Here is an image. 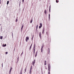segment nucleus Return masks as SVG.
Here are the masks:
<instances>
[{
	"instance_id": "nucleus-5",
	"label": "nucleus",
	"mask_w": 74,
	"mask_h": 74,
	"mask_svg": "<svg viewBox=\"0 0 74 74\" xmlns=\"http://www.w3.org/2000/svg\"><path fill=\"white\" fill-rule=\"evenodd\" d=\"M32 44H32L30 46V47L29 48V50H30V49H31V48H32Z\"/></svg>"
},
{
	"instance_id": "nucleus-30",
	"label": "nucleus",
	"mask_w": 74,
	"mask_h": 74,
	"mask_svg": "<svg viewBox=\"0 0 74 74\" xmlns=\"http://www.w3.org/2000/svg\"><path fill=\"white\" fill-rule=\"evenodd\" d=\"M51 9L49 8V11H50V12H51Z\"/></svg>"
},
{
	"instance_id": "nucleus-45",
	"label": "nucleus",
	"mask_w": 74,
	"mask_h": 74,
	"mask_svg": "<svg viewBox=\"0 0 74 74\" xmlns=\"http://www.w3.org/2000/svg\"><path fill=\"white\" fill-rule=\"evenodd\" d=\"M0 1H1V0H0Z\"/></svg>"
},
{
	"instance_id": "nucleus-35",
	"label": "nucleus",
	"mask_w": 74,
	"mask_h": 74,
	"mask_svg": "<svg viewBox=\"0 0 74 74\" xmlns=\"http://www.w3.org/2000/svg\"><path fill=\"white\" fill-rule=\"evenodd\" d=\"M50 66V64H49L48 66Z\"/></svg>"
},
{
	"instance_id": "nucleus-21",
	"label": "nucleus",
	"mask_w": 74,
	"mask_h": 74,
	"mask_svg": "<svg viewBox=\"0 0 74 74\" xmlns=\"http://www.w3.org/2000/svg\"><path fill=\"white\" fill-rule=\"evenodd\" d=\"M12 68L11 67V68H10V70L11 71V70H12Z\"/></svg>"
},
{
	"instance_id": "nucleus-44",
	"label": "nucleus",
	"mask_w": 74,
	"mask_h": 74,
	"mask_svg": "<svg viewBox=\"0 0 74 74\" xmlns=\"http://www.w3.org/2000/svg\"><path fill=\"white\" fill-rule=\"evenodd\" d=\"M0 25H1V24Z\"/></svg>"
},
{
	"instance_id": "nucleus-32",
	"label": "nucleus",
	"mask_w": 74,
	"mask_h": 74,
	"mask_svg": "<svg viewBox=\"0 0 74 74\" xmlns=\"http://www.w3.org/2000/svg\"><path fill=\"white\" fill-rule=\"evenodd\" d=\"M23 52L22 53H21V55H22V54H23Z\"/></svg>"
},
{
	"instance_id": "nucleus-20",
	"label": "nucleus",
	"mask_w": 74,
	"mask_h": 74,
	"mask_svg": "<svg viewBox=\"0 0 74 74\" xmlns=\"http://www.w3.org/2000/svg\"><path fill=\"white\" fill-rule=\"evenodd\" d=\"M38 29V25L36 26V29Z\"/></svg>"
},
{
	"instance_id": "nucleus-22",
	"label": "nucleus",
	"mask_w": 74,
	"mask_h": 74,
	"mask_svg": "<svg viewBox=\"0 0 74 74\" xmlns=\"http://www.w3.org/2000/svg\"><path fill=\"white\" fill-rule=\"evenodd\" d=\"M18 21V18L16 19V22H17Z\"/></svg>"
},
{
	"instance_id": "nucleus-39",
	"label": "nucleus",
	"mask_w": 74,
	"mask_h": 74,
	"mask_svg": "<svg viewBox=\"0 0 74 74\" xmlns=\"http://www.w3.org/2000/svg\"><path fill=\"white\" fill-rule=\"evenodd\" d=\"M3 64H2V67H3Z\"/></svg>"
},
{
	"instance_id": "nucleus-8",
	"label": "nucleus",
	"mask_w": 74,
	"mask_h": 74,
	"mask_svg": "<svg viewBox=\"0 0 74 74\" xmlns=\"http://www.w3.org/2000/svg\"><path fill=\"white\" fill-rule=\"evenodd\" d=\"M23 25H22L21 28V30H22V29L23 28Z\"/></svg>"
},
{
	"instance_id": "nucleus-42",
	"label": "nucleus",
	"mask_w": 74,
	"mask_h": 74,
	"mask_svg": "<svg viewBox=\"0 0 74 74\" xmlns=\"http://www.w3.org/2000/svg\"><path fill=\"white\" fill-rule=\"evenodd\" d=\"M32 38H33V37L32 38Z\"/></svg>"
},
{
	"instance_id": "nucleus-7",
	"label": "nucleus",
	"mask_w": 74,
	"mask_h": 74,
	"mask_svg": "<svg viewBox=\"0 0 74 74\" xmlns=\"http://www.w3.org/2000/svg\"><path fill=\"white\" fill-rule=\"evenodd\" d=\"M45 65H46V64H47V62L46 61H45Z\"/></svg>"
},
{
	"instance_id": "nucleus-6",
	"label": "nucleus",
	"mask_w": 74,
	"mask_h": 74,
	"mask_svg": "<svg viewBox=\"0 0 74 74\" xmlns=\"http://www.w3.org/2000/svg\"><path fill=\"white\" fill-rule=\"evenodd\" d=\"M50 65L49 66H48L49 70V71H50V70H49V69H50Z\"/></svg>"
},
{
	"instance_id": "nucleus-40",
	"label": "nucleus",
	"mask_w": 74,
	"mask_h": 74,
	"mask_svg": "<svg viewBox=\"0 0 74 74\" xmlns=\"http://www.w3.org/2000/svg\"><path fill=\"white\" fill-rule=\"evenodd\" d=\"M22 1L23 2L24 1V0H23Z\"/></svg>"
},
{
	"instance_id": "nucleus-12",
	"label": "nucleus",
	"mask_w": 74,
	"mask_h": 74,
	"mask_svg": "<svg viewBox=\"0 0 74 74\" xmlns=\"http://www.w3.org/2000/svg\"><path fill=\"white\" fill-rule=\"evenodd\" d=\"M2 38H3V36H1L0 37V39H1V40H2Z\"/></svg>"
},
{
	"instance_id": "nucleus-34",
	"label": "nucleus",
	"mask_w": 74,
	"mask_h": 74,
	"mask_svg": "<svg viewBox=\"0 0 74 74\" xmlns=\"http://www.w3.org/2000/svg\"><path fill=\"white\" fill-rule=\"evenodd\" d=\"M48 74H50V72H48Z\"/></svg>"
},
{
	"instance_id": "nucleus-41",
	"label": "nucleus",
	"mask_w": 74,
	"mask_h": 74,
	"mask_svg": "<svg viewBox=\"0 0 74 74\" xmlns=\"http://www.w3.org/2000/svg\"><path fill=\"white\" fill-rule=\"evenodd\" d=\"M34 37V35H33V37H32L33 38Z\"/></svg>"
},
{
	"instance_id": "nucleus-10",
	"label": "nucleus",
	"mask_w": 74,
	"mask_h": 74,
	"mask_svg": "<svg viewBox=\"0 0 74 74\" xmlns=\"http://www.w3.org/2000/svg\"><path fill=\"white\" fill-rule=\"evenodd\" d=\"M45 14H46L47 13V11L46 10H45Z\"/></svg>"
},
{
	"instance_id": "nucleus-1",
	"label": "nucleus",
	"mask_w": 74,
	"mask_h": 74,
	"mask_svg": "<svg viewBox=\"0 0 74 74\" xmlns=\"http://www.w3.org/2000/svg\"><path fill=\"white\" fill-rule=\"evenodd\" d=\"M40 26L39 27V29H41V27H42V23H40Z\"/></svg>"
},
{
	"instance_id": "nucleus-28",
	"label": "nucleus",
	"mask_w": 74,
	"mask_h": 74,
	"mask_svg": "<svg viewBox=\"0 0 74 74\" xmlns=\"http://www.w3.org/2000/svg\"><path fill=\"white\" fill-rule=\"evenodd\" d=\"M21 74H22V70H21Z\"/></svg>"
},
{
	"instance_id": "nucleus-18",
	"label": "nucleus",
	"mask_w": 74,
	"mask_h": 74,
	"mask_svg": "<svg viewBox=\"0 0 74 74\" xmlns=\"http://www.w3.org/2000/svg\"><path fill=\"white\" fill-rule=\"evenodd\" d=\"M44 32V29H43L42 32V33L43 34Z\"/></svg>"
},
{
	"instance_id": "nucleus-16",
	"label": "nucleus",
	"mask_w": 74,
	"mask_h": 74,
	"mask_svg": "<svg viewBox=\"0 0 74 74\" xmlns=\"http://www.w3.org/2000/svg\"><path fill=\"white\" fill-rule=\"evenodd\" d=\"M26 39H27V40H29V38L27 37H26Z\"/></svg>"
},
{
	"instance_id": "nucleus-29",
	"label": "nucleus",
	"mask_w": 74,
	"mask_h": 74,
	"mask_svg": "<svg viewBox=\"0 0 74 74\" xmlns=\"http://www.w3.org/2000/svg\"><path fill=\"white\" fill-rule=\"evenodd\" d=\"M43 47H44V46H42V48H43Z\"/></svg>"
},
{
	"instance_id": "nucleus-2",
	"label": "nucleus",
	"mask_w": 74,
	"mask_h": 74,
	"mask_svg": "<svg viewBox=\"0 0 74 74\" xmlns=\"http://www.w3.org/2000/svg\"><path fill=\"white\" fill-rule=\"evenodd\" d=\"M36 62V60H34V61L32 62V64H33V65H34V63H35V62Z\"/></svg>"
},
{
	"instance_id": "nucleus-17",
	"label": "nucleus",
	"mask_w": 74,
	"mask_h": 74,
	"mask_svg": "<svg viewBox=\"0 0 74 74\" xmlns=\"http://www.w3.org/2000/svg\"><path fill=\"white\" fill-rule=\"evenodd\" d=\"M43 49H42V48H41V52H42L43 51Z\"/></svg>"
},
{
	"instance_id": "nucleus-3",
	"label": "nucleus",
	"mask_w": 74,
	"mask_h": 74,
	"mask_svg": "<svg viewBox=\"0 0 74 74\" xmlns=\"http://www.w3.org/2000/svg\"><path fill=\"white\" fill-rule=\"evenodd\" d=\"M39 36L40 37V38H41V32L39 33Z\"/></svg>"
},
{
	"instance_id": "nucleus-37",
	"label": "nucleus",
	"mask_w": 74,
	"mask_h": 74,
	"mask_svg": "<svg viewBox=\"0 0 74 74\" xmlns=\"http://www.w3.org/2000/svg\"><path fill=\"white\" fill-rule=\"evenodd\" d=\"M17 59H18V60H19V57H18L17 58Z\"/></svg>"
},
{
	"instance_id": "nucleus-13",
	"label": "nucleus",
	"mask_w": 74,
	"mask_h": 74,
	"mask_svg": "<svg viewBox=\"0 0 74 74\" xmlns=\"http://www.w3.org/2000/svg\"><path fill=\"white\" fill-rule=\"evenodd\" d=\"M32 72V70H30L29 73L30 74H31V73Z\"/></svg>"
},
{
	"instance_id": "nucleus-25",
	"label": "nucleus",
	"mask_w": 74,
	"mask_h": 74,
	"mask_svg": "<svg viewBox=\"0 0 74 74\" xmlns=\"http://www.w3.org/2000/svg\"><path fill=\"white\" fill-rule=\"evenodd\" d=\"M34 47H36V45L35 44L34 45Z\"/></svg>"
},
{
	"instance_id": "nucleus-15",
	"label": "nucleus",
	"mask_w": 74,
	"mask_h": 74,
	"mask_svg": "<svg viewBox=\"0 0 74 74\" xmlns=\"http://www.w3.org/2000/svg\"><path fill=\"white\" fill-rule=\"evenodd\" d=\"M9 3V1H8L7 2V4H8Z\"/></svg>"
},
{
	"instance_id": "nucleus-11",
	"label": "nucleus",
	"mask_w": 74,
	"mask_h": 74,
	"mask_svg": "<svg viewBox=\"0 0 74 74\" xmlns=\"http://www.w3.org/2000/svg\"><path fill=\"white\" fill-rule=\"evenodd\" d=\"M32 66H31L30 70H32Z\"/></svg>"
},
{
	"instance_id": "nucleus-24",
	"label": "nucleus",
	"mask_w": 74,
	"mask_h": 74,
	"mask_svg": "<svg viewBox=\"0 0 74 74\" xmlns=\"http://www.w3.org/2000/svg\"><path fill=\"white\" fill-rule=\"evenodd\" d=\"M11 71L10 70V71H9V73L10 74V73H11Z\"/></svg>"
},
{
	"instance_id": "nucleus-9",
	"label": "nucleus",
	"mask_w": 74,
	"mask_h": 74,
	"mask_svg": "<svg viewBox=\"0 0 74 74\" xmlns=\"http://www.w3.org/2000/svg\"><path fill=\"white\" fill-rule=\"evenodd\" d=\"M6 44H5V45H3V47H6Z\"/></svg>"
},
{
	"instance_id": "nucleus-23",
	"label": "nucleus",
	"mask_w": 74,
	"mask_h": 74,
	"mask_svg": "<svg viewBox=\"0 0 74 74\" xmlns=\"http://www.w3.org/2000/svg\"><path fill=\"white\" fill-rule=\"evenodd\" d=\"M37 53H38V52H37V51H36V54L37 55Z\"/></svg>"
},
{
	"instance_id": "nucleus-38",
	"label": "nucleus",
	"mask_w": 74,
	"mask_h": 74,
	"mask_svg": "<svg viewBox=\"0 0 74 74\" xmlns=\"http://www.w3.org/2000/svg\"><path fill=\"white\" fill-rule=\"evenodd\" d=\"M49 8H50V9H51V6H50V7H49Z\"/></svg>"
},
{
	"instance_id": "nucleus-14",
	"label": "nucleus",
	"mask_w": 74,
	"mask_h": 74,
	"mask_svg": "<svg viewBox=\"0 0 74 74\" xmlns=\"http://www.w3.org/2000/svg\"><path fill=\"white\" fill-rule=\"evenodd\" d=\"M32 21H33V20H31V21H30V23H32Z\"/></svg>"
},
{
	"instance_id": "nucleus-31",
	"label": "nucleus",
	"mask_w": 74,
	"mask_h": 74,
	"mask_svg": "<svg viewBox=\"0 0 74 74\" xmlns=\"http://www.w3.org/2000/svg\"><path fill=\"white\" fill-rule=\"evenodd\" d=\"M56 2L57 3H58V0H56Z\"/></svg>"
},
{
	"instance_id": "nucleus-36",
	"label": "nucleus",
	"mask_w": 74,
	"mask_h": 74,
	"mask_svg": "<svg viewBox=\"0 0 74 74\" xmlns=\"http://www.w3.org/2000/svg\"><path fill=\"white\" fill-rule=\"evenodd\" d=\"M37 54H36L35 56V57H36V56H37Z\"/></svg>"
},
{
	"instance_id": "nucleus-27",
	"label": "nucleus",
	"mask_w": 74,
	"mask_h": 74,
	"mask_svg": "<svg viewBox=\"0 0 74 74\" xmlns=\"http://www.w3.org/2000/svg\"><path fill=\"white\" fill-rule=\"evenodd\" d=\"M26 42H27V39H26Z\"/></svg>"
},
{
	"instance_id": "nucleus-33",
	"label": "nucleus",
	"mask_w": 74,
	"mask_h": 74,
	"mask_svg": "<svg viewBox=\"0 0 74 74\" xmlns=\"http://www.w3.org/2000/svg\"><path fill=\"white\" fill-rule=\"evenodd\" d=\"M8 53V52H6V54H7Z\"/></svg>"
},
{
	"instance_id": "nucleus-46",
	"label": "nucleus",
	"mask_w": 74,
	"mask_h": 74,
	"mask_svg": "<svg viewBox=\"0 0 74 74\" xmlns=\"http://www.w3.org/2000/svg\"><path fill=\"white\" fill-rule=\"evenodd\" d=\"M1 3H0V4H1Z\"/></svg>"
},
{
	"instance_id": "nucleus-26",
	"label": "nucleus",
	"mask_w": 74,
	"mask_h": 74,
	"mask_svg": "<svg viewBox=\"0 0 74 74\" xmlns=\"http://www.w3.org/2000/svg\"><path fill=\"white\" fill-rule=\"evenodd\" d=\"M25 72H26V68H25Z\"/></svg>"
},
{
	"instance_id": "nucleus-19",
	"label": "nucleus",
	"mask_w": 74,
	"mask_h": 74,
	"mask_svg": "<svg viewBox=\"0 0 74 74\" xmlns=\"http://www.w3.org/2000/svg\"><path fill=\"white\" fill-rule=\"evenodd\" d=\"M49 19L50 18V14H49Z\"/></svg>"
},
{
	"instance_id": "nucleus-4",
	"label": "nucleus",
	"mask_w": 74,
	"mask_h": 74,
	"mask_svg": "<svg viewBox=\"0 0 74 74\" xmlns=\"http://www.w3.org/2000/svg\"><path fill=\"white\" fill-rule=\"evenodd\" d=\"M36 48V47H34L33 49H34V53H35V49Z\"/></svg>"
},
{
	"instance_id": "nucleus-43",
	"label": "nucleus",
	"mask_w": 74,
	"mask_h": 74,
	"mask_svg": "<svg viewBox=\"0 0 74 74\" xmlns=\"http://www.w3.org/2000/svg\"><path fill=\"white\" fill-rule=\"evenodd\" d=\"M13 34L12 33V36Z\"/></svg>"
}]
</instances>
